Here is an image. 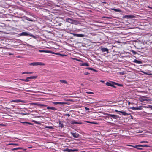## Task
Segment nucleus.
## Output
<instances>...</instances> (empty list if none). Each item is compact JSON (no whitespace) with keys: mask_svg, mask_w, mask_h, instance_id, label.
<instances>
[{"mask_svg":"<svg viewBox=\"0 0 152 152\" xmlns=\"http://www.w3.org/2000/svg\"><path fill=\"white\" fill-rule=\"evenodd\" d=\"M105 115L108 116V117L106 116L108 118H109V117H111L113 118L114 119H117V118H119V117L118 115H114L106 113Z\"/></svg>","mask_w":152,"mask_h":152,"instance_id":"1","label":"nucleus"},{"mask_svg":"<svg viewBox=\"0 0 152 152\" xmlns=\"http://www.w3.org/2000/svg\"><path fill=\"white\" fill-rule=\"evenodd\" d=\"M29 65L33 66L37 65H44L45 64L43 63L42 62H35L29 64Z\"/></svg>","mask_w":152,"mask_h":152,"instance_id":"2","label":"nucleus"},{"mask_svg":"<svg viewBox=\"0 0 152 152\" xmlns=\"http://www.w3.org/2000/svg\"><path fill=\"white\" fill-rule=\"evenodd\" d=\"M19 35L20 36H34L32 34L30 33H28L27 32H23L21 33Z\"/></svg>","mask_w":152,"mask_h":152,"instance_id":"3","label":"nucleus"},{"mask_svg":"<svg viewBox=\"0 0 152 152\" xmlns=\"http://www.w3.org/2000/svg\"><path fill=\"white\" fill-rule=\"evenodd\" d=\"M127 145L130 146L132 147H133L134 148H136L137 149L140 150H143V149L142 148V145H136L135 146H132V145Z\"/></svg>","mask_w":152,"mask_h":152,"instance_id":"4","label":"nucleus"},{"mask_svg":"<svg viewBox=\"0 0 152 152\" xmlns=\"http://www.w3.org/2000/svg\"><path fill=\"white\" fill-rule=\"evenodd\" d=\"M29 104L31 105H37V106H44V107H47V105H46L44 104H39V103H29Z\"/></svg>","mask_w":152,"mask_h":152,"instance_id":"5","label":"nucleus"},{"mask_svg":"<svg viewBox=\"0 0 152 152\" xmlns=\"http://www.w3.org/2000/svg\"><path fill=\"white\" fill-rule=\"evenodd\" d=\"M64 151H68L69 152H75V151H78L77 149H69V148H66L64 150Z\"/></svg>","mask_w":152,"mask_h":152,"instance_id":"6","label":"nucleus"},{"mask_svg":"<svg viewBox=\"0 0 152 152\" xmlns=\"http://www.w3.org/2000/svg\"><path fill=\"white\" fill-rule=\"evenodd\" d=\"M66 21L67 22L70 23L72 24H74L75 22V20H74L70 18H68L66 19Z\"/></svg>","mask_w":152,"mask_h":152,"instance_id":"7","label":"nucleus"},{"mask_svg":"<svg viewBox=\"0 0 152 152\" xmlns=\"http://www.w3.org/2000/svg\"><path fill=\"white\" fill-rule=\"evenodd\" d=\"M37 77V76H31L29 77H28L26 78V80L27 81V82H29L30 80L31 79H35Z\"/></svg>","mask_w":152,"mask_h":152,"instance_id":"8","label":"nucleus"},{"mask_svg":"<svg viewBox=\"0 0 152 152\" xmlns=\"http://www.w3.org/2000/svg\"><path fill=\"white\" fill-rule=\"evenodd\" d=\"M72 34L74 36H76L78 37H82L85 36V35L84 34H82L73 33Z\"/></svg>","mask_w":152,"mask_h":152,"instance_id":"9","label":"nucleus"},{"mask_svg":"<svg viewBox=\"0 0 152 152\" xmlns=\"http://www.w3.org/2000/svg\"><path fill=\"white\" fill-rule=\"evenodd\" d=\"M71 134L75 138H78L79 137V135L76 133L71 132Z\"/></svg>","mask_w":152,"mask_h":152,"instance_id":"10","label":"nucleus"},{"mask_svg":"<svg viewBox=\"0 0 152 152\" xmlns=\"http://www.w3.org/2000/svg\"><path fill=\"white\" fill-rule=\"evenodd\" d=\"M53 104H66V103L64 102H53Z\"/></svg>","mask_w":152,"mask_h":152,"instance_id":"11","label":"nucleus"},{"mask_svg":"<svg viewBox=\"0 0 152 152\" xmlns=\"http://www.w3.org/2000/svg\"><path fill=\"white\" fill-rule=\"evenodd\" d=\"M10 102L16 103H19L20 102H23L20 99L13 100L10 101Z\"/></svg>","mask_w":152,"mask_h":152,"instance_id":"12","label":"nucleus"},{"mask_svg":"<svg viewBox=\"0 0 152 152\" xmlns=\"http://www.w3.org/2000/svg\"><path fill=\"white\" fill-rule=\"evenodd\" d=\"M39 51L40 52H45L47 53H53V52L49 51V50H39Z\"/></svg>","mask_w":152,"mask_h":152,"instance_id":"13","label":"nucleus"},{"mask_svg":"<svg viewBox=\"0 0 152 152\" xmlns=\"http://www.w3.org/2000/svg\"><path fill=\"white\" fill-rule=\"evenodd\" d=\"M47 108L48 110L51 109V110H57V109L56 108H55L54 107H52L48 106V107H47Z\"/></svg>","mask_w":152,"mask_h":152,"instance_id":"14","label":"nucleus"},{"mask_svg":"<svg viewBox=\"0 0 152 152\" xmlns=\"http://www.w3.org/2000/svg\"><path fill=\"white\" fill-rule=\"evenodd\" d=\"M23 149V151H26V149H24L23 148L18 147V148H12L11 149V150L14 151V150H18V149Z\"/></svg>","mask_w":152,"mask_h":152,"instance_id":"15","label":"nucleus"},{"mask_svg":"<svg viewBox=\"0 0 152 152\" xmlns=\"http://www.w3.org/2000/svg\"><path fill=\"white\" fill-rule=\"evenodd\" d=\"M120 113H121L124 116H127L129 115V114L124 111H120Z\"/></svg>","mask_w":152,"mask_h":152,"instance_id":"16","label":"nucleus"},{"mask_svg":"<svg viewBox=\"0 0 152 152\" xmlns=\"http://www.w3.org/2000/svg\"><path fill=\"white\" fill-rule=\"evenodd\" d=\"M80 65L81 66H89V65L88 64V63H80Z\"/></svg>","mask_w":152,"mask_h":152,"instance_id":"17","label":"nucleus"},{"mask_svg":"<svg viewBox=\"0 0 152 152\" xmlns=\"http://www.w3.org/2000/svg\"><path fill=\"white\" fill-rule=\"evenodd\" d=\"M133 110H138L141 109V107H133L131 108Z\"/></svg>","mask_w":152,"mask_h":152,"instance_id":"18","label":"nucleus"},{"mask_svg":"<svg viewBox=\"0 0 152 152\" xmlns=\"http://www.w3.org/2000/svg\"><path fill=\"white\" fill-rule=\"evenodd\" d=\"M132 15H126L125 16H124V18H132Z\"/></svg>","mask_w":152,"mask_h":152,"instance_id":"19","label":"nucleus"},{"mask_svg":"<svg viewBox=\"0 0 152 152\" xmlns=\"http://www.w3.org/2000/svg\"><path fill=\"white\" fill-rule=\"evenodd\" d=\"M106 86H112L113 84H112V82L111 83L107 82L106 83Z\"/></svg>","mask_w":152,"mask_h":152,"instance_id":"20","label":"nucleus"},{"mask_svg":"<svg viewBox=\"0 0 152 152\" xmlns=\"http://www.w3.org/2000/svg\"><path fill=\"white\" fill-rule=\"evenodd\" d=\"M111 10L116 12H121V10L119 9H116L115 8H111Z\"/></svg>","mask_w":152,"mask_h":152,"instance_id":"21","label":"nucleus"},{"mask_svg":"<svg viewBox=\"0 0 152 152\" xmlns=\"http://www.w3.org/2000/svg\"><path fill=\"white\" fill-rule=\"evenodd\" d=\"M101 50L103 52H104L108 51V50L107 48H103L101 49Z\"/></svg>","mask_w":152,"mask_h":152,"instance_id":"22","label":"nucleus"},{"mask_svg":"<svg viewBox=\"0 0 152 152\" xmlns=\"http://www.w3.org/2000/svg\"><path fill=\"white\" fill-rule=\"evenodd\" d=\"M52 54H56V55H60V56H66L65 55H64V54H61L60 53H55L54 52H53V53H52Z\"/></svg>","mask_w":152,"mask_h":152,"instance_id":"23","label":"nucleus"},{"mask_svg":"<svg viewBox=\"0 0 152 152\" xmlns=\"http://www.w3.org/2000/svg\"><path fill=\"white\" fill-rule=\"evenodd\" d=\"M60 82L61 83H64L65 84H68V83L67 82V81L64 80H60Z\"/></svg>","mask_w":152,"mask_h":152,"instance_id":"24","label":"nucleus"},{"mask_svg":"<svg viewBox=\"0 0 152 152\" xmlns=\"http://www.w3.org/2000/svg\"><path fill=\"white\" fill-rule=\"evenodd\" d=\"M118 73L120 75H124L125 74V72L123 71L122 72H119Z\"/></svg>","mask_w":152,"mask_h":152,"instance_id":"25","label":"nucleus"},{"mask_svg":"<svg viewBox=\"0 0 152 152\" xmlns=\"http://www.w3.org/2000/svg\"><path fill=\"white\" fill-rule=\"evenodd\" d=\"M59 127H61V128H62V127H63V124L61 123V121H59Z\"/></svg>","mask_w":152,"mask_h":152,"instance_id":"26","label":"nucleus"},{"mask_svg":"<svg viewBox=\"0 0 152 152\" xmlns=\"http://www.w3.org/2000/svg\"><path fill=\"white\" fill-rule=\"evenodd\" d=\"M26 19L28 20V21H33V20H32L30 18H29L28 17H26Z\"/></svg>","mask_w":152,"mask_h":152,"instance_id":"27","label":"nucleus"},{"mask_svg":"<svg viewBox=\"0 0 152 152\" xmlns=\"http://www.w3.org/2000/svg\"><path fill=\"white\" fill-rule=\"evenodd\" d=\"M134 61L136 63H137L138 64H140L141 63V61H138L136 60H135Z\"/></svg>","mask_w":152,"mask_h":152,"instance_id":"28","label":"nucleus"},{"mask_svg":"<svg viewBox=\"0 0 152 152\" xmlns=\"http://www.w3.org/2000/svg\"><path fill=\"white\" fill-rule=\"evenodd\" d=\"M9 145H15V146H19V144L17 143H10L9 144Z\"/></svg>","mask_w":152,"mask_h":152,"instance_id":"29","label":"nucleus"},{"mask_svg":"<svg viewBox=\"0 0 152 152\" xmlns=\"http://www.w3.org/2000/svg\"><path fill=\"white\" fill-rule=\"evenodd\" d=\"M131 52L134 55H135L136 54H137V53L134 50H132Z\"/></svg>","mask_w":152,"mask_h":152,"instance_id":"30","label":"nucleus"},{"mask_svg":"<svg viewBox=\"0 0 152 152\" xmlns=\"http://www.w3.org/2000/svg\"><path fill=\"white\" fill-rule=\"evenodd\" d=\"M32 73H33L32 72H23L22 73V74H32Z\"/></svg>","mask_w":152,"mask_h":152,"instance_id":"31","label":"nucleus"},{"mask_svg":"<svg viewBox=\"0 0 152 152\" xmlns=\"http://www.w3.org/2000/svg\"><path fill=\"white\" fill-rule=\"evenodd\" d=\"M20 80L24 81L25 82H27V80H26V79H20L19 80Z\"/></svg>","mask_w":152,"mask_h":152,"instance_id":"32","label":"nucleus"},{"mask_svg":"<svg viewBox=\"0 0 152 152\" xmlns=\"http://www.w3.org/2000/svg\"><path fill=\"white\" fill-rule=\"evenodd\" d=\"M144 142H145V143H148V142L147 141H142L140 142V143H144Z\"/></svg>","mask_w":152,"mask_h":152,"instance_id":"33","label":"nucleus"},{"mask_svg":"<svg viewBox=\"0 0 152 152\" xmlns=\"http://www.w3.org/2000/svg\"><path fill=\"white\" fill-rule=\"evenodd\" d=\"M24 123H26L27 124H28L29 125H32V123H29V122H24Z\"/></svg>","mask_w":152,"mask_h":152,"instance_id":"34","label":"nucleus"},{"mask_svg":"<svg viewBox=\"0 0 152 152\" xmlns=\"http://www.w3.org/2000/svg\"><path fill=\"white\" fill-rule=\"evenodd\" d=\"M102 18H108V19H110L111 18L110 17H105V16H103L102 17Z\"/></svg>","mask_w":152,"mask_h":152,"instance_id":"35","label":"nucleus"},{"mask_svg":"<svg viewBox=\"0 0 152 152\" xmlns=\"http://www.w3.org/2000/svg\"><path fill=\"white\" fill-rule=\"evenodd\" d=\"M112 84H113V85H117V84H118V83H115V82H112Z\"/></svg>","mask_w":152,"mask_h":152,"instance_id":"36","label":"nucleus"},{"mask_svg":"<svg viewBox=\"0 0 152 152\" xmlns=\"http://www.w3.org/2000/svg\"><path fill=\"white\" fill-rule=\"evenodd\" d=\"M142 147H149V146L148 145H142Z\"/></svg>","mask_w":152,"mask_h":152,"instance_id":"37","label":"nucleus"},{"mask_svg":"<svg viewBox=\"0 0 152 152\" xmlns=\"http://www.w3.org/2000/svg\"><path fill=\"white\" fill-rule=\"evenodd\" d=\"M64 115V116H68V117H69V116H70V115L69 114H65Z\"/></svg>","mask_w":152,"mask_h":152,"instance_id":"38","label":"nucleus"},{"mask_svg":"<svg viewBox=\"0 0 152 152\" xmlns=\"http://www.w3.org/2000/svg\"><path fill=\"white\" fill-rule=\"evenodd\" d=\"M75 122H76V121H72L70 122V123L72 124H75Z\"/></svg>","mask_w":152,"mask_h":152,"instance_id":"39","label":"nucleus"},{"mask_svg":"<svg viewBox=\"0 0 152 152\" xmlns=\"http://www.w3.org/2000/svg\"><path fill=\"white\" fill-rule=\"evenodd\" d=\"M86 69H89V70H92V68H90V67H89V68H86Z\"/></svg>","mask_w":152,"mask_h":152,"instance_id":"40","label":"nucleus"},{"mask_svg":"<svg viewBox=\"0 0 152 152\" xmlns=\"http://www.w3.org/2000/svg\"><path fill=\"white\" fill-rule=\"evenodd\" d=\"M89 73H88V72H85L84 73V74L85 75H87L88 74H89Z\"/></svg>","mask_w":152,"mask_h":152,"instance_id":"41","label":"nucleus"},{"mask_svg":"<svg viewBox=\"0 0 152 152\" xmlns=\"http://www.w3.org/2000/svg\"><path fill=\"white\" fill-rule=\"evenodd\" d=\"M92 70H93V71H94L95 72H97V71L95 69H93V68H92Z\"/></svg>","mask_w":152,"mask_h":152,"instance_id":"42","label":"nucleus"},{"mask_svg":"<svg viewBox=\"0 0 152 152\" xmlns=\"http://www.w3.org/2000/svg\"><path fill=\"white\" fill-rule=\"evenodd\" d=\"M117 86H122V85L121 84H119L118 83V84H117Z\"/></svg>","mask_w":152,"mask_h":152,"instance_id":"43","label":"nucleus"},{"mask_svg":"<svg viewBox=\"0 0 152 152\" xmlns=\"http://www.w3.org/2000/svg\"><path fill=\"white\" fill-rule=\"evenodd\" d=\"M147 107L152 109V106L149 105V106L148 107Z\"/></svg>","mask_w":152,"mask_h":152,"instance_id":"44","label":"nucleus"},{"mask_svg":"<svg viewBox=\"0 0 152 152\" xmlns=\"http://www.w3.org/2000/svg\"><path fill=\"white\" fill-rule=\"evenodd\" d=\"M87 93L88 94H93V92H87Z\"/></svg>","mask_w":152,"mask_h":152,"instance_id":"45","label":"nucleus"},{"mask_svg":"<svg viewBox=\"0 0 152 152\" xmlns=\"http://www.w3.org/2000/svg\"><path fill=\"white\" fill-rule=\"evenodd\" d=\"M143 100L144 101H148L150 100L148 99H144Z\"/></svg>","mask_w":152,"mask_h":152,"instance_id":"46","label":"nucleus"},{"mask_svg":"<svg viewBox=\"0 0 152 152\" xmlns=\"http://www.w3.org/2000/svg\"><path fill=\"white\" fill-rule=\"evenodd\" d=\"M46 128H48L49 129H52V128L53 127L52 126H48Z\"/></svg>","mask_w":152,"mask_h":152,"instance_id":"47","label":"nucleus"},{"mask_svg":"<svg viewBox=\"0 0 152 152\" xmlns=\"http://www.w3.org/2000/svg\"><path fill=\"white\" fill-rule=\"evenodd\" d=\"M81 123L76 122L75 124H81Z\"/></svg>","mask_w":152,"mask_h":152,"instance_id":"48","label":"nucleus"},{"mask_svg":"<svg viewBox=\"0 0 152 152\" xmlns=\"http://www.w3.org/2000/svg\"><path fill=\"white\" fill-rule=\"evenodd\" d=\"M115 112H120V111H118V110H115Z\"/></svg>","mask_w":152,"mask_h":152,"instance_id":"49","label":"nucleus"},{"mask_svg":"<svg viewBox=\"0 0 152 152\" xmlns=\"http://www.w3.org/2000/svg\"><path fill=\"white\" fill-rule=\"evenodd\" d=\"M76 60L79 61H82L78 59H76Z\"/></svg>","mask_w":152,"mask_h":152,"instance_id":"50","label":"nucleus"},{"mask_svg":"<svg viewBox=\"0 0 152 152\" xmlns=\"http://www.w3.org/2000/svg\"><path fill=\"white\" fill-rule=\"evenodd\" d=\"M112 86V87H114V88H116V87L115 86H114L113 85L112 86Z\"/></svg>","mask_w":152,"mask_h":152,"instance_id":"51","label":"nucleus"},{"mask_svg":"<svg viewBox=\"0 0 152 152\" xmlns=\"http://www.w3.org/2000/svg\"><path fill=\"white\" fill-rule=\"evenodd\" d=\"M100 82H102V83H104V81H103V80H101L100 81Z\"/></svg>","mask_w":152,"mask_h":152,"instance_id":"52","label":"nucleus"},{"mask_svg":"<svg viewBox=\"0 0 152 152\" xmlns=\"http://www.w3.org/2000/svg\"><path fill=\"white\" fill-rule=\"evenodd\" d=\"M91 123L94 124H97V123H95V122H91Z\"/></svg>","mask_w":152,"mask_h":152,"instance_id":"53","label":"nucleus"},{"mask_svg":"<svg viewBox=\"0 0 152 152\" xmlns=\"http://www.w3.org/2000/svg\"><path fill=\"white\" fill-rule=\"evenodd\" d=\"M73 59L74 60H76V59H77V58H73Z\"/></svg>","mask_w":152,"mask_h":152,"instance_id":"54","label":"nucleus"},{"mask_svg":"<svg viewBox=\"0 0 152 152\" xmlns=\"http://www.w3.org/2000/svg\"><path fill=\"white\" fill-rule=\"evenodd\" d=\"M85 108L86 109V110H89V109L88 108L86 107Z\"/></svg>","mask_w":152,"mask_h":152,"instance_id":"55","label":"nucleus"},{"mask_svg":"<svg viewBox=\"0 0 152 152\" xmlns=\"http://www.w3.org/2000/svg\"><path fill=\"white\" fill-rule=\"evenodd\" d=\"M143 72V73H145V74H146V72Z\"/></svg>","mask_w":152,"mask_h":152,"instance_id":"56","label":"nucleus"},{"mask_svg":"<svg viewBox=\"0 0 152 152\" xmlns=\"http://www.w3.org/2000/svg\"><path fill=\"white\" fill-rule=\"evenodd\" d=\"M128 104H130V102H128Z\"/></svg>","mask_w":152,"mask_h":152,"instance_id":"57","label":"nucleus"},{"mask_svg":"<svg viewBox=\"0 0 152 152\" xmlns=\"http://www.w3.org/2000/svg\"><path fill=\"white\" fill-rule=\"evenodd\" d=\"M81 86H83V84H81Z\"/></svg>","mask_w":152,"mask_h":152,"instance_id":"58","label":"nucleus"},{"mask_svg":"<svg viewBox=\"0 0 152 152\" xmlns=\"http://www.w3.org/2000/svg\"><path fill=\"white\" fill-rule=\"evenodd\" d=\"M29 91V90H27V91Z\"/></svg>","mask_w":152,"mask_h":152,"instance_id":"59","label":"nucleus"},{"mask_svg":"<svg viewBox=\"0 0 152 152\" xmlns=\"http://www.w3.org/2000/svg\"><path fill=\"white\" fill-rule=\"evenodd\" d=\"M35 122L36 123H37V121H35Z\"/></svg>","mask_w":152,"mask_h":152,"instance_id":"60","label":"nucleus"},{"mask_svg":"<svg viewBox=\"0 0 152 152\" xmlns=\"http://www.w3.org/2000/svg\"><path fill=\"white\" fill-rule=\"evenodd\" d=\"M103 3H105V2H103Z\"/></svg>","mask_w":152,"mask_h":152,"instance_id":"61","label":"nucleus"}]
</instances>
